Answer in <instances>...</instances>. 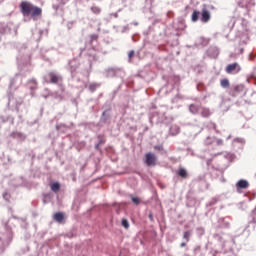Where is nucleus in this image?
I'll use <instances>...</instances> for the list:
<instances>
[{
    "instance_id": "nucleus-30",
    "label": "nucleus",
    "mask_w": 256,
    "mask_h": 256,
    "mask_svg": "<svg viewBox=\"0 0 256 256\" xmlns=\"http://www.w3.org/2000/svg\"><path fill=\"white\" fill-rule=\"evenodd\" d=\"M153 216L152 215H150V219L152 218Z\"/></svg>"
},
{
    "instance_id": "nucleus-24",
    "label": "nucleus",
    "mask_w": 256,
    "mask_h": 256,
    "mask_svg": "<svg viewBox=\"0 0 256 256\" xmlns=\"http://www.w3.org/2000/svg\"><path fill=\"white\" fill-rule=\"evenodd\" d=\"M217 143L218 145H223V140H218Z\"/></svg>"
},
{
    "instance_id": "nucleus-23",
    "label": "nucleus",
    "mask_w": 256,
    "mask_h": 256,
    "mask_svg": "<svg viewBox=\"0 0 256 256\" xmlns=\"http://www.w3.org/2000/svg\"><path fill=\"white\" fill-rule=\"evenodd\" d=\"M195 109H196V106L195 105H190V111H195Z\"/></svg>"
},
{
    "instance_id": "nucleus-22",
    "label": "nucleus",
    "mask_w": 256,
    "mask_h": 256,
    "mask_svg": "<svg viewBox=\"0 0 256 256\" xmlns=\"http://www.w3.org/2000/svg\"><path fill=\"white\" fill-rule=\"evenodd\" d=\"M154 149L156 151H163V146L162 145H158V146H155Z\"/></svg>"
},
{
    "instance_id": "nucleus-3",
    "label": "nucleus",
    "mask_w": 256,
    "mask_h": 256,
    "mask_svg": "<svg viewBox=\"0 0 256 256\" xmlns=\"http://www.w3.org/2000/svg\"><path fill=\"white\" fill-rule=\"evenodd\" d=\"M239 71H241V66H239L238 63L229 64L226 67V73H228L229 75H231L232 73H239Z\"/></svg>"
},
{
    "instance_id": "nucleus-9",
    "label": "nucleus",
    "mask_w": 256,
    "mask_h": 256,
    "mask_svg": "<svg viewBox=\"0 0 256 256\" xmlns=\"http://www.w3.org/2000/svg\"><path fill=\"white\" fill-rule=\"evenodd\" d=\"M53 219L54 221H57V223H62V221L65 219V214H63V212L55 213Z\"/></svg>"
},
{
    "instance_id": "nucleus-20",
    "label": "nucleus",
    "mask_w": 256,
    "mask_h": 256,
    "mask_svg": "<svg viewBox=\"0 0 256 256\" xmlns=\"http://www.w3.org/2000/svg\"><path fill=\"white\" fill-rule=\"evenodd\" d=\"M89 89L90 91H95L97 89V84H90Z\"/></svg>"
},
{
    "instance_id": "nucleus-1",
    "label": "nucleus",
    "mask_w": 256,
    "mask_h": 256,
    "mask_svg": "<svg viewBox=\"0 0 256 256\" xmlns=\"http://www.w3.org/2000/svg\"><path fill=\"white\" fill-rule=\"evenodd\" d=\"M19 7L23 17H31L33 21H37L43 15V9L33 5L31 2L22 1Z\"/></svg>"
},
{
    "instance_id": "nucleus-11",
    "label": "nucleus",
    "mask_w": 256,
    "mask_h": 256,
    "mask_svg": "<svg viewBox=\"0 0 256 256\" xmlns=\"http://www.w3.org/2000/svg\"><path fill=\"white\" fill-rule=\"evenodd\" d=\"M59 189H61V184H59L58 182L51 184V191H53L54 193H57Z\"/></svg>"
},
{
    "instance_id": "nucleus-6",
    "label": "nucleus",
    "mask_w": 256,
    "mask_h": 256,
    "mask_svg": "<svg viewBox=\"0 0 256 256\" xmlns=\"http://www.w3.org/2000/svg\"><path fill=\"white\" fill-rule=\"evenodd\" d=\"M238 5L243 9H247V7L255 5V0H239Z\"/></svg>"
},
{
    "instance_id": "nucleus-16",
    "label": "nucleus",
    "mask_w": 256,
    "mask_h": 256,
    "mask_svg": "<svg viewBox=\"0 0 256 256\" xmlns=\"http://www.w3.org/2000/svg\"><path fill=\"white\" fill-rule=\"evenodd\" d=\"M122 226H124L125 229H129V221L127 219H123Z\"/></svg>"
},
{
    "instance_id": "nucleus-5",
    "label": "nucleus",
    "mask_w": 256,
    "mask_h": 256,
    "mask_svg": "<svg viewBox=\"0 0 256 256\" xmlns=\"http://www.w3.org/2000/svg\"><path fill=\"white\" fill-rule=\"evenodd\" d=\"M48 77L50 79V83H53L54 85H57V83L63 81V78H61V76L55 74L54 72H50L48 74Z\"/></svg>"
},
{
    "instance_id": "nucleus-29",
    "label": "nucleus",
    "mask_w": 256,
    "mask_h": 256,
    "mask_svg": "<svg viewBox=\"0 0 256 256\" xmlns=\"http://www.w3.org/2000/svg\"><path fill=\"white\" fill-rule=\"evenodd\" d=\"M16 135H18V136H19V135H21V133H17Z\"/></svg>"
},
{
    "instance_id": "nucleus-10",
    "label": "nucleus",
    "mask_w": 256,
    "mask_h": 256,
    "mask_svg": "<svg viewBox=\"0 0 256 256\" xmlns=\"http://www.w3.org/2000/svg\"><path fill=\"white\" fill-rule=\"evenodd\" d=\"M178 175H179V177H181L182 179H187V177H188L187 169H185V168H179V170H178Z\"/></svg>"
},
{
    "instance_id": "nucleus-21",
    "label": "nucleus",
    "mask_w": 256,
    "mask_h": 256,
    "mask_svg": "<svg viewBox=\"0 0 256 256\" xmlns=\"http://www.w3.org/2000/svg\"><path fill=\"white\" fill-rule=\"evenodd\" d=\"M128 57H129V59H133V57H135V51H130L129 53H128Z\"/></svg>"
},
{
    "instance_id": "nucleus-18",
    "label": "nucleus",
    "mask_w": 256,
    "mask_h": 256,
    "mask_svg": "<svg viewBox=\"0 0 256 256\" xmlns=\"http://www.w3.org/2000/svg\"><path fill=\"white\" fill-rule=\"evenodd\" d=\"M132 202H133L135 205H139V203H141V200H140L138 197H132Z\"/></svg>"
},
{
    "instance_id": "nucleus-7",
    "label": "nucleus",
    "mask_w": 256,
    "mask_h": 256,
    "mask_svg": "<svg viewBox=\"0 0 256 256\" xmlns=\"http://www.w3.org/2000/svg\"><path fill=\"white\" fill-rule=\"evenodd\" d=\"M245 87L243 85H237L233 88L231 95L232 97H237L239 93H243Z\"/></svg>"
},
{
    "instance_id": "nucleus-15",
    "label": "nucleus",
    "mask_w": 256,
    "mask_h": 256,
    "mask_svg": "<svg viewBox=\"0 0 256 256\" xmlns=\"http://www.w3.org/2000/svg\"><path fill=\"white\" fill-rule=\"evenodd\" d=\"M91 11H93L96 15H99V13H101V8H99L97 6H93L91 8Z\"/></svg>"
},
{
    "instance_id": "nucleus-4",
    "label": "nucleus",
    "mask_w": 256,
    "mask_h": 256,
    "mask_svg": "<svg viewBox=\"0 0 256 256\" xmlns=\"http://www.w3.org/2000/svg\"><path fill=\"white\" fill-rule=\"evenodd\" d=\"M201 21L202 23H209V21H211V12H209V10H207L206 8L202 9Z\"/></svg>"
},
{
    "instance_id": "nucleus-17",
    "label": "nucleus",
    "mask_w": 256,
    "mask_h": 256,
    "mask_svg": "<svg viewBox=\"0 0 256 256\" xmlns=\"http://www.w3.org/2000/svg\"><path fill=\"white\" fill-rule=\"evenodd\" d=\"M183 237L186 241H189V238L191 237V232L189 231L184 232Z\"/></svg>"
},
{
    "instance_id": "nucleus-12",
    "label": "nucleus",
    "mask_w": 256,
    "mask_h": 256,
    "mask_svg": "<svg viewBox=\"0 0 256 256\" xmlns=\"http://www.w3.org/2000/svg\"><path fill=\"white\" fill-rule=\"evenodd\" d=\"M192 21L193 23H197L199 21V11L194 10L192 13Z\"/></svg>"
},
{
    "instance_id": "nucleus-19",
    "label": "nucleus",
    "mask_w": 256,
    "mask_h": 256,
    "mask_svg": "<svg viewBox=\"0 0 256 256\" xmlns=\"http://www.w3.org/2000/svg\"><path fill=\"white\" fill-rule=\"evenodd\" d=\"M251 79H254V80H255L254 85H256V77H255L254 74H251V75L248 77V79H247L248 83H251Z\"/></svg>"
},
{
    "instance_id": "nucleus-25",
    "label": "nucleus",
    "mask_w": 256,
    "mask_h": 256,
    "mask_svg": "<svg viewBox=\"0 0 256 256\" xmlns=\"http://www.w3.org/2000/svg\"><path fill=\"white\" fill-rule=\"evenodd\" d=\"M187 244L185 242L180 244V247H185Z\"/></svg>"
},
{
    "instance_id": "nucleus-28",
    "label": "nucleus",
    "mask_w": 256,
    "mask_h": 256,
    "mask_svg": "<svg viewBox=\"0 0 256 256\" xmlns=\"http://www.w3.org/2000/svg\"><path fill=\"white\" fill-rule=\"evenodd\" d=\"M99 145H100V144L96 145V149H99Z\"/></svg>"
},
{
    "instance_id": "nucleus-14",
    "label": "nucleus",
    "mask_w": 256,
    "mask_h": 256,
    "mask_svg": "<svg viewBox=\"0 0 256 256\" xmlns=\"http://www.w3.org/2000/svg\"><path fill=\"white\" fill-rule=\"evenodd\" d=\"M209 115H211V112L209 111V109L204 108L202 110V117H209Z\"/></svg>"
},
{
    "instance_id": "nucleus-2",
    "label": "nucleus",
    "mask_w": 256,
    "mask_h": 256,
    "mask_svg": "<svg viewBox=\"0 0 256 256\" xmlns=\"http://www.w3.org/2000/svg\"><path fill=\"white\" fill-rule=\"evenodd\" d=\"M144 163L147 165V167H155V165H157V156L151 152L146 153Z\"/></svg>"
},
{
    "instance_id": "nucleus-27",
    "label": "nucleus",
    "mask_w": 256,
    "mask_h": 256,
    "mask_svg": "<svg viewBox=\"0 0 256 256\" xmlns=\"http://www.w3.org/2000/svg\"><path fill=\"white\" fill-rule=\"evenodd\" d=\"M103 143H105V141L100 140V142H99V144H98V145H103Z\"/></svg>"
},
{
    "instance_id": "nucleus-8",
    "label": "nucleus",
    "mask_w": 256,
    "mask_h": 256,
    "mask_svg": "<svg viewBox=\"0 0 256 256\" xmlns=\"http://www.w3.org/2000/svg\"><path fill=\"white\" fill-rule=\"evenodd\" d=\"M237 189H247L249 187V182L247 180H240L236 183Z\"/></svg>"
},
{
    "instance_id": "nucleus-26",
    "label": "nucleus",
    "mask_w": 256,
    "mask_h": 256,
    "mask_svg": "<svg viewBox=\"0 0 256 256\" xmlns=\"http://www.w3.org/2000/svg\"><path fill=\"white\" fill-rule=\"evenodd\" d=\"M252 223H254V225L256 224V218L255 217H253Z\"/></svg>"
},
{
    "instance_id": "nucleus-13",
    "label": "nucleus",
    "mask_w": 256,
    "mask_h": 256,
    "mask_svg": "<svg viewBox=\"0 0 256 256\" xmlns=\"http://www.w3.org/2000/svg\"><path fill=\"white\" fill-rule=\"evenodd\" d=\"M220 85H221V87H223L224 89H227L228 87H229V79H222L221 81H220Z\"/></svg>"
}]
</instances>
